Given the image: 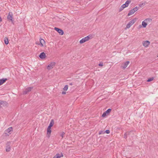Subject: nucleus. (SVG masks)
I'll list each match as a JSON object with an SVG mask.
<instances>
[{"mask_svg": "<svg viewBox=\"0 0 158 158\" xmlns=\"http://www.w3.org/2000/svg\"><path fill=\"white\" fill-rule=\"evenodd\" d=\"M137 19L135 18L130 21L127 24L126 27L127 28H129L130 27L136 22Z\"/></svg>", "mask_w": 158, "mask_h": 158, "instance_id": "obj_1", "label": "nucleus"}, {"mask_svg": "<svg viewBox=\"0 0 158 158\" xmlns=\"http://www.w3.org/2000/svg\"><path fill=\"white\" fill-rule=\"evenodd\" d=\"M90 39L89 35L85 37L82 38L80 41V43L81 44L84 43L85 42L88 40Z\"/></svg>", "mask_w": 158, "mask_h": 158, "instance_id": "obj_2", "label": "nucleus"}, {"mask_svg": "<svg viewBox=\"0 0 158 158\" xmlns=\"http://www.w3.org/2000/svg\"><path fill=\"white\" fill-rule=\"evenodd\" d=\"M13 14L12 12H9L7 16V19L8 20H10L12 23H13L14 20H13Z\"/></svg>", "mask_w": 158, "mask_h": 158, "instance_id": "obj_3", "label": "nucleus"}, {"mask_svg": "<svg viewBox=\"0 0 158 158\" xmlns=\"http://www.w3.org/2000/svg\"><path fill=\"white\" fill-rule=\"evenodd\" d=\"M54 29L57 32H58V33L60 35H62L64 34V31L62 30L61 29H60V28L55 27L54 28Z\"/></svg>", "mask_w": 158, "mask_h": 158, "instance_id": "obj_4", "label": "nucleus"}, {"mask_svg": "<svg viewBox=\"0 0 158 158\" xmlns=\"http://www.w3.org/2000/svg\"><path fill=\"white\" fill-rule=\"evenodd\" d=\"M56 64L55 62H52L51 63L49 64L47 66V69L49 70L52 69L54 66Z\"/></svg>", "mask_w": 158, "mask_h": 158, "instance_id": "obj_5", "label": "nucleus"}, {"mask_svg": "<svg viewBox=\"0 0 158 158\" xmlns=\"http://www.w3.org/2000/svg\"><path fill=\"white\" fill-rule=\"evenodd\" d=\"M10 142H8L6 144V151L7 152H9L10 151Z\"/></svg>", "mask_w": 158, "mask_h": 158, "instance_id": "obj_6", "label": "nucleus"}, {"mask_svg": "<svg viewBox=\"0 0 158 158\" xmlns=\"http://www.w3.org/2000/svg\"><path fill=\"white\" fill-rule=\"evenodd\" d=\"M12 127H10L5 131V133L8 135H8L7 134L9 133V134H11V132L12 131Z\"/></svg>", "mask_w": 158, "mask_h": 158, "instance_id": "obj_7", "label": "nucleus"}, {"mask_svg": "<svg viewBox=\"0 0 158 158\" xmlns=\"http://www.w3.org/2000/svg\"><path fill=\"white\" fill-rule=\"evenodd\" d=\"M52 131L51 130V128L48 127L47 129V136L49 138L50 136V134L51 132Z\"/></svg>", "mask_w": 158, "mask_h": 158, "instance_id": "obj_8", "label": "nucleus"}, {"mask_svg": "<svg viewBox=\"0 0 158 158\" xmlns=\"http://www.w3.org/2000/svg\"><path fill=\"white\" fill-rule=\"evenodd\" d=\"M131 2V0H128L126 2L125 4H123L122 6L124 8L128 6L129 4Z\"/></svg>", "mask_w": 158, "mask_h": 158, "instance_id": "obj_9", "label": "nucleus"}, {"mask_svg": "<svg viewBox=\"0 0 158 158\" xmlns=\"http://www.w3.org/2000/svg\"><path fill=\"white\" fill-rule=\"evenodd\" d=\"M39 57L41 59H45L46 57V54L44 52H41L39 55Z\"/></svg>", "mask_w": 158, "mask_h": 158, "instance_id": "obj_10", "label": "nucleus"}, {"mask_svg": "<svg viewBox=\"0 0 158 158\" xmlns=\"http://www.w3.org/2000/svg\"><path fill=\"white\" fill-rule=\"evenodd\" d=\"M40 43L38 44L41 45L42 47L43 46V44L45 43V42L44 40L41 38H40Z\"/></svg>", "mask_w": 158, "mask_h": 158, "instance_id": "obj_11", "label": "nucleus"}, {"mask_svg": "<svg viewBox=\"0 0 158 158\" xmlns=\"http://www.w3.org/2000/svg\"><path fill=\"white\" fill-rule=\"evenodd\" d=\"M150 44V42L149 41L146 40L143 42V46L145 47H147Z\"/></svg>", "mask_w": 158, "mask_h": 158, "instance_id": "obj_12", "label": "nucleus"}, {"mask_svg": "<svg viewBox=\"0 0 158 158\" xmlns=\"http://www.w3.org/2000/svg\"><path fill=\"white\" fill-rule=\"evenodd\" d=\"M63 156V154L61 153L60 154L59 153L55 155L53 158H60Z\"/></svg>", "mask_w": 158, "mask_h": 158, "instance_id": "obj_13", "label": "nucleus"}, {"mask_svg": "<svg viewBox=\"0 0 158 158\" xmlns=\"http://www.w3.org/2000/svg\"><path fill=\"white\" fill-rule=\"evenodd\" d=\"M133 132V131H131L129 132H127L125 133L124 135V137L125 139H126L127 138V135H128L131 134Z\"/></svg>", "mask_w": 158, "mask_h": 158, "instance_id": "obj_14", "label": "nucleus"}, {"mask_svg": "<svg viewBox=\"0 0 158 158\" xmlns=\"http://www.w3.org/2000/svg\"><path fill=\"white\" fill-rule=\"evenodd\" d=\"M7 80V79L6 78H3L1 79H0V85H1L5 82Z\"/></svg>", "mask_w": 158, "mask_h": 158, "instance_id": "obj_15", "label": "nucleus"}, {"mask_svg": "<svg viewBox=\"0 0 158 158\" xmlns=\"http://www.w3.org/2000/svg\"><path fill=\"white\" fill-rule=\"evenodd\" d=\"M130 62L129 61H127L126 62H125L123 64V69H125L129 64V63Z\"/></svg>", "mask_w": 158, "mask_h": 158, "instance_id": "obj_16", "label": "nucleus"}, {"mask_svg": "<svg viewBox=\"0 0 158 158\" xmlns=\"http://www.w3.org/2000/svg\"><path fill=\"white\" fill-rule=\"evenodd\" d=\"M54 124V122L53 119H52L50 123L49 124V125L48 126V127L51 128L53 126Z\"/></svg>", "mask_w": 158, "mask_h": 158, "instance_id": "obj_17", "label": "nucleus"}, {"mask_svg": "<svg viewBox=\"0 0 158 158\" xmlns=\"http://www.w3.org/2000/svg\"><path fill=\"white\" fill-rule=\"evenodd\" d=\"M147 23L145 21H143L142 22V26H143V27L144 28H145L146 27L147 25Z\"/></svg>", "mask_w": 158, "mask_h": 158, "instance_id": "obj_18", "label": "nucleus"}, {"mask_svg": "<svg viewBox=\"0 0 158 158\" xmlns=\"http://www.w3.org/2000/svg\"><path fill=\"white\" fill-rule=\"evenodd\" d=\"M134 10H133L132 9L129 11V12L128 14L127 15L128 16H129L131 15H132V14H133L135 12L134 11Z\"/></svg>", "mask_w": 158, "mask_h": 158, "instance_id": "obj_19", "label": "nucleus"}, {"mask_svg": "<svg viewBox=\"0 0 158 158\" xmlns=\"http://www.w3.org/2000/svg\"><path fill=\"white\" fill-rule=\"evenodd\" d=\"M4 43L6 44H8V39L7 37H5L4 39Z\"/></svg>", "mask_w": 158, "mask_h": 158, "instance_id": "obj_20", "label": "nucleus"}, {"mask_svg": "<svg viewBox=\"0 0 158 158\" xmlns=\"http://www.w3.org/2000/svg\"><path fill=\"white\" fill-rule=\"evenodd\" d=\"M111 111V109L109 108L107 109L106 111V113L107 114H109L110 112Z\"/></svg>", "mask_w": 158, "mask_h": 158, "instance_id": "obj_21", "label": "nucleus"}, {"mask_svg": "<svg viewBox=\"0 0 158 158\" xmlns=\"http://www.w3.org/2000/svg\"><path fill=\"white\" fill-rule=\"evenodd\" d=\"M152 21V19H151L149 18L146 19L144 20V21L146 22L147 23H148V22H151Z\"/></svg>", "mask_w": 158, "mask_h": 158, "instance_id": "obj_22", "label": "nucleus"}, {"mask_svg": "<svg viewBox=\"0 0 158 158\" xmlns=\"http://www.w3.org/2000/svg\"><path fill=\"white\" fill-rule=\"evenodd\" d=\"M33 87H29L27 88L26 89H27V92H30L31 91V90L33 89Z\"/></svg>", "mask_w": 158, "mask_h": 158, "instance_id": "obj_23", "label": "nucleus"}, {"mask_svg": "<svg viewBox=\"0 0 158 158\" xmlns=\"http://www.w3.org/2000/svg\"><path fill=\"white\" fill-rule=\"evenodd\" d=\"M146 3V2H143V3H142L141 4H139V7H141L142 6H143L144 5H145Z\"/></svg>", "mask_w": 158, "mask_h": 158, "instance_id": "obj_24", "label": "nucleus"}, {"mask_svg": "<svg viewBox=\"0 0 158 158\" xmlns=\"http://www.w3.org/2000/svg\"><path fill=\"white\" fill-rule=\"evenodd\" d=\"M139 7H138L136 6V7H135V8H133L132 9V10H134V11L135 12V11H137L139 9Z\"/></svg>", "mask_w": 158, "mask_h": 158, "instance_id": "obj_25", "label": "nucleus"}, {"mask_svg": "<svg viewBox=\"0 0 158 158\" xmlns=\"http://www.w3.org/2000/svg\"><path fill=\"white\" fill-rule=\"evenodd\" d=\"M153 79H154V78H153V77H152L151 78H148V80H147V82H150V81H152L153 80Z\"/></svg>", "mask_w": 158, "mask_h": 158, "instance_id": "obj_26", "label": "nucleus"}, {"mask_svg": "<svg viewBox=\"0 0 158 158\" xmlns=\"http://www.w3.org/2000/svg\"><path fill=\"white\" fill-rule=\"evenodd\" d=\"M68 86L67 85H66L63 88V89L64 91H66L68 89Z\"/></svg>", "mask_w": 158, "mask_h": 158, "instance_id": "obj_27", "label": "nucleus"}, {"mask_svg": "<svg viewBox=\"0 0 158 158\" xmlns=\"http://www.w3.org/2000/svg\"><path fill=\"white\" fill-rule=\"evenodd\" d=\"M65 134V132H62V133L61 134H60V136L62 138H63V137H64Z\"/></svg>", "mask_w": 158, "mask_h": 158, "instance_id": "obj_28", "label": "nucleus"}, {"mask_svg": "<svg viewBox=\"0 0 158 158\" xmlns=\"http://www.w3.org/2000/svg\"><path fill=\"white\" fill-rule=\"evenodd\" d=\"M124 9V7L123 8V7L121 6L119 8V12H121V11H122L123 9Z\"/></svg>", "mask_w": 158, "mask_h": 158, "instance_id": "obj_29", "label": "nucleus"}, {"mask_svg": "<svg viewBox=\"0 0 158 158\" xmlns=\"http://www.w3.org/2000/svg\"><path fill=\"white\" fill-rule=\"evenodd\" d=\"M107 114L106 113V112L105 111L103 113V114L102 115V116L103 117H104Z\"/></svg>", "mask_w": 158, "mask_h": 158, "instance_id": "obj_30", "label": "nucleus"}, {"mask_svg": "<svg viewBox=\"0 0 158 158\" xmlns=\"http://www.w3.org/2000/svg\"><path fill=\"white\" fill-rule=\"evenodd\" d=\"M106 133V134H109L110 133V131L108 130H106L105 131H104V133Z\"/></svg>", "mask_w": 158, "mask_h": 158, "instance_id": "obj_31", "label": "nucleus"}, {"mask_svg": "<svg viewBox=\"0 0 158 158\" xmlns=\"http://www.w3.org/2000/svg\"><path fill=\"white\" fill-rule=\"evenodd\" d=\"M104 133V132L103 131H100L99 132V135H100L102 134H103V133Z\"/></svg>", "mask_w": 158, "mask_h": 158, "instance_id": "obj_32", "label": "nucleus"}, {"mask_svg": "<svg viewBox=\"0 0 158 158\" xmlns=\"http://www.w3.org/2000/svg\"><path fill=\"white\" fill-rule=\"evenodd\" d=\"M27 93H28V92H27V89H26L23 92V94H27Z\"/></svg>", "mask_w": 158, "mask_h": 158, "instance_id": "obj_33", "label": "nucleus"}, {"mask_svg": "<svg viewBox=\"0 0 158 158\" xmlns=\"http://www.w3.org/2000/svg\"><path fill=\"white\" fill-rule=\"evenodd\" d=\"M27 93H28V92H27V89H26L23 92V94H27Z\"/></svg>", "mask_w": 158, "mask_h": 158, "instance_id": "obj_34", "label": "nucleus"}, {"mask_svg": "<svg viewBox=\"0 0 158 158\" xmlns=\"http://www.w3.org/2000/svg\"><path fill=\"white\" fill-rule=\"evenodd\" d=\"M98 65L99 66H103V63L102 62L100 63Z\"/></svg>", "mask_w": 158, "mask_h": 158, "instance_id": "obj_35", "label": "nucleus"}, {"mask_svg": "<svg viewBox=\"0 0 158 158\" xmlns=\"http://www.w3.org/2000/svg\"><path fill=\"white\" fill-rule=\"evenodd\" d=\"M69 85H73V83L72 82H70L69 83Z\"/></svg>", "mask_w": 158, "mask_h": 158, "instance_id": "obj_36", "label": "nucleus"}, {"mask_svg": "<svg viewBox=\"0 0 158 158\" xmlns=\"http://www.w3.org/2000/svg\"><path fill=\"white\" fill-rule=\"evenodd\" d=\"M62 94H66V92H64V91H63L62 92Z\"/></svg>", "mask_w": 158, "mask_h": 158, "instance_id": "obj_37", "label": "nucleus"}]
</instances>
